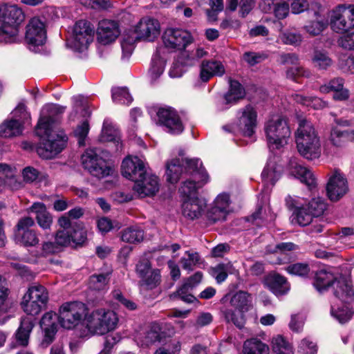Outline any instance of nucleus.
<instances>
[{
  "label": "nucleus",
  "instance_id": "1",
  "mask_svg": "<svg viewBox=\"0 0 354 354\" xmlns=\"http://www.w3.org/2000/svg\"><path fill=\"white\" fill-rule=\"evenodd\" d=\"M122 34V57H129L138 41H153L160 33V24H124Z\"/></svg>",
  "mask_w": 354,
  "mask_h": 354
},
{
  "label": "nucleus",
  "instance_id": "2",
  "mask_svg": "<svg viewBox=\"0 0 354 354\" xmlns=\"http://www.w3.org/2000/svg\"><path fill=\"white\" fill-rule=\"evenodd\" d=\"M295 142L299 153L304 158L314 160L321 156L320 138L310 122L306 120L299 121L295 132Z\"/></svg>",
  "mask_w": 354,
  "mask_h": 354
},
{
  "label": "nucleus",
  "instance_id": "3",
  "mask_svg": "<svg viewBox=\"0 0 354 354\" xmlns=\"http://www.w3.org/2000/svg\"><path fill=\"white\" fill-rule=\"evenodd\" d=\"M186 173H189L192 179L183 183L179 189L180 194L185 199L198 197V190L209 181V176L198 158L186 160Z\"/></svg>",
  "mask_w": 354,
  "mask_h": 354
},
{
  "label": "nucleus",
  "instance_id": "4",
  "mask_svg": "<svg viewBox=\"0 0 354 354\" xmlns=\"http://www.w3.org/2000/svg\"><path fill=\"white\" fill-rule=\"evenodd\" d=\"M264 131L270 150L279 149L286 145L291 133L286 120L279 115L272 116L266 122Z\"/></svg>",
  "mask_w": 354,
  "mask_h": 354
},
{
  "label": "nucleus",
  "instance_id": "5",
  "mask_svg": "<svg viewBox=\"0 0 354 354\" xmlns=\"http://www.w3.org/2000/svg\"><path fill=\"white\" fill-rule=\"evenodd\" d=\"M86 328L92 335H104L116 328L117 314L111 310L96 309L86 317Z\"/></svg>",
  "mask_w": 354,
  "mask_h": 354
},
{
  "label": "nucleus",
  "instance_id": "6",
  "mask_svg": "<svg viewBox=\"0 0 354 354\" xmlns=\"http://www.w3.org/2000/svg\"><path fill=\"white\" fill-rule=\"evenodd\" d=\"M66 46L74 51L83 52L93 41V24H72L67 28Z\"/></svg>",
  "mask_w": 354,
  "mask_h": 354
},
{
  "label": "nucleus",
  "instance_id": "7",
  "mask_svg": "<svg viewBox=\"0 0 354 354\" xmlns=\"http://www.w3.org/2000/svg\"><path fill=\"white\" fill-rule=\"evenodd\" d=\"M48 299V292L44 286L33 285L23 296L21 306L27 315H37L46 307Z\"/></svg>",
  "mask_w": 354,
  "mask_h": 354
},
{
  "label": "nucleus",
  "instance_id": "8",
  "mask_svg": "<svg viewBox=\"0 0 354 354\" xmlns=\"http://www.w3.org/2000/svg\"><path fill=\"white\" fill-rule=\"evenodd\" d=\"M230 304L235 310L224 309L223 315L227 322H232L241 328L245 324L244 313L248 311L252 306V297L246 292H237L232 297Z\"/></svg>",
  "mask_w": 354,
  "mask_h": 354
},
{
  "label": "nucleus",
  "instance_id": "9",
  "mask_svg": "<svg viewBox=\"0 0 354 354\" xmlns=\"http://www.w3.org/2000/svg\"><path fill=\"white\" fill-rule=\"evenodd\" d=\"M257 118L256 111L252 106L248 105L239 111L235 124L223 126V129L226 131L240 133L244 137L252 138L257 127Z\"/></svg>",
  "mask_w": 354,
  "mask_h": 354
},
{
  "label": "nucleus",
  "instance_id": "10",
  "mask_svg": "<svg viewBox=\"0 0 354 354\" xmlns=\"http://www.w3.org/2000/svg\"><path fill=\"white\" fill-rule=\"evenodd\" d=\"M40 142L37 147V154L44 159H52L59 154L65 147L67 137L61 132L48 130L46 135L38 136Z\"/></svg>",
  "mask_w": 354,
  "mask_h": 354
},
{
  "label": "nucleus",
  "instance_id": "11",
  "mask_svg": "<svg viewBox=\"0 0 354 354\" xmlns=\"http://www.w3.org/2000/svg\"><path fill=\"white\" fill-rule=\"evenodd\" d=\"M82 162L91 175L98 178L111 176L113 172V169L107 165L97 149H86L82 156Z\"/></svg>",
  "mask_w": 354,
  "mask_h": 354
},
{
  "label": "nucleus",
  "instance_id": "12",
  "mask_svg": "<svg viewBox=\"0 0 354 354\" xmlns=\"http://www.w3.org/2000/svg\"><path fill=\"white\" fill-rule=\"evenodd\" d=\"M85 312L86 306L82 302L64 303L59 309V323L64 328L73 329L82 322Z\"/></svg>",
  "mask_w": 354,
  "mask_h": 354
},
{
  "label": "nucleus",
  "instance_id": "13",
  "mask_svg": "<svg viewBox=\"0 0 354 354\" xmlns=\"http://www.w3.org/2000/svg\"><path fill=\"white\" fill-rule=\"evenodd\" d=\"M65 107L56 104H48L43 106L35 130L37 136L46 135L48 130L55 131V124L59 115L65 111Z\"/></svg>",
  "mask_w": 354,
  "mask_h": 354
},
{
  "label": "nucleus",
  "instance_id": "14",
  "mask_svg": "<svg viewBox=\"0 0 354 354\" xmlns=\"http://www.w3.org/2000/svg\"><path fill=\"white\" fill-rule=\"evenodd\" d=\"M232 199L230 193L221 192L214 198L207 209L206 217L211 223L225 221L232 212Z\"/></svg>",
  "mask_w": 354,
  "mask_h": 354
},
{
  "label": "nucleus",
  "instance_id": "15",
  "mask_svg": "<svg viewBox=\"0 0 354 354\" xmlns=\"http://www.w3.org/2000/svg\"><path fill=\"white\" fill-rule=\"evenodd\" d=\"M166 48L171 50H183L192 43L193 37L187 30L180 28H169L162 35Z\"/></svg>",
  "mask_w": 354,
  "mask_h": 354
},
{
  "label": "nucleus",
  "instance_id": "16",
  "mask_svg": "<svg viewBox=\"0 0 354 354\" xmlns=\"http://www.w3.org/2000/svg\"><path fill=\"white\" fill-rule=\"evenodd\" d=\"M35 225L33 218L26 216L19 219L16 226L15 236L17 241L26 247L35 246L39 243L37 234L32 227Z\"/></svg>",
  "mask_w": 354,
  "mask_h": 354
},
{
  "label": "nucleus",
  "instance_id": "17",
  "mask_svg": "<svg viewBox=\"0 0 354 354\" xmlns=\"http://www.w3.org/2000/svg\"><path fill=\"white\" fill-rule=\"evenodd\" d=\"M286 205L293 209V221L301 226L310 224L314 217L305 205L307 198L299 196H288L286 198Z\"/></svg>",
  "mask_w": 354,
  "mask_h": 354
},
{
  "label": "nucleus",
  "instance_id": "18",
  "mask_svg": "<svg viewBox=\"0 0 354 354\" xmlns=\"http://www.w3.org/2000/svg\"><path fill=\"white\" fill-rule=\"evenodd\" d=\"M147 163L143 157L128 156L122 163V174L132 181L138 180L147 173Z\"/></svg>",
  "mask_w": 354,
  "mask_h": 354
},
{
  "label": "nucleus",
  "instance_id": "19",
  "mask_svg": "<svg viewBox=\"0 0 354 354\" xmlns=\"http://www.w3.org/2000/svg\"><path fill=\"white\" fill-rule=\"evenodd\" d=\"M157 116L158 123L165 127L169 133L178 135L183 131L184 126L175 109L171 107L160 108Z\"/></svg>",
  "mask_w": 354,
  "mask_h": 354
},
{
  "label": "nucleus",
  "instance_id": "20",
  "mask_svg": "<svg viewBox=\"0 0 354 354\" xmlns=\"http://www.w3.org/2000/svg\"><path fill=\"white\" fill-rule=\"evenodd\" d=\"M157 116L158 123L165 127L169 133L178 135L183 131L184 126L175 109L171 107L160 108Z\"/></svg>",
  "mask_w": 354,
  "mask_h": 354
},
{
  "label": "nucleus",
  "instance_id": "21",
  "mask_svg": "<svg viewBox=\"0 0 354 354\" xmlns=\"http://www.w3.org/2000/svg\"><path fill=\"white\" fill-rule=\"evenodd\" d=\"M157 116L158 123L165 127L169 133L178 135L183 131L184 126L175 109L171 107L160 108Z\"/></svg>",
  "mask_w": 354,
  "mask_h": 354
},
{
  "label": "nucleus",
  "instance_id": "22",
  "mask_svg": "<svg viewBox=\"0 0 354 354\" xmlns=\"http://www.w3.org/2000/svg\"><path fill=\"white\" fill-rule=\"evenodd\" d=\"M348 191V182L344 175L339 171L333 172L326 185V194L329 200L338 201Z\"/></svg>",
  "mask_w": 354,
  "mask_h": 354
},
{
  "label": "nucleus",
  "instance_id": "23",
  "mask_svg": "<svg viewBox=\"0 0 354 354\" xmlns=\"http://www.w3.org/2000/svg\"><path fill=\"white\" fill-rule=\"evenodd\" d=\"M25 29V40L28 48L36 52L37 48L43 46L46 41L45 24H27Z\"/></svg>",
  "mask_w": 354,
  "mask_h": 354
},
{
  "label": "nucleus",
  "instance_id": "24",
  "mask_svg": "<svg viewBox=\"0 0 354 354\" xmlns=\"http://www.w3.org/2000/svg\"><path fill=\"white\" fill-rule=\"evenodd\" d=\"M290 174L305 184L313 192L316 189L317 180L313 171L308 167L299 164L296 158H292L288 163Z\"/></svg>",
  "mask_w": 354,
  "mask_h": 354
},
{
  "label": "nucleus",
  "instance_id": "25",
  "mask_svg": "<svg viewBox=\"0 0 354 354\" xmlns=\"http://www.w3.org/2000/svg\"><path fill=\"white\" fill-rule=\"evenodd\" d=\"M134 183L133 189L140 198L155 195L158 192L160 187L158 176L147 173Z\"/></svg>",
  "mask_w": 354,
  "mask_h": 354
},
{
  "label": "nucleus",
  "instance_id": "26",
  "mask_svg": "<svg viewBox=\"0 0 354 354\" xmlns=\"http://www.w3.org/2000/svg\"><path fill=\"white\" fill-rule=\"evenodd\" d=\"M278 160L277 157L270 158L261 174L264 184L263 192L267 195L271 187L281 176L282 167L278 163Z\"/></svg>",
  "mask_w": 354,
  "mask_h": 354
},
{
  "label": "nucleus",
  "instance_id": "27",
  "mask_svg": "<svg viewBox=\"0 0 354 354\" xmlns=\"http://www.w3.org/2000/svg\"><path fill=\"white\" fill-rule=\"evenodd\" d=\"M59 322V315L50 311L45 313L40 321V326L44 331V336L41 342L43 346H48L53 340L57 329V322Z\"/></svg>",
  "mask_w": 354,
  "mask_h": 354
},
{
  "label": "nucleus",
  "instance_id": "28",
  "mask_svg": "<svg viewBox=\"0 0 354 354\" xmlns=\"http://www.w3.org/2000/svg\"><path fill=\"white\" fill-rule=\"evenodd\" d=\"M123 28L120 26V24H98L96 30L98 42L103 45L112 43L119 35L122 36Z\"/></svg>",
  "mask_w": 354,
  "mask_h": 354
},
{
  "label": "nucleus",
  "instance_id": "29",
  "mask_svg": "<svg viewBox=\"0 0 354 354\" xmlns=\"http://www.w3.org/2000/svg\"><path fill=\"white\" fill-rule=\"evenodd\" d=\"M331 29L340 35L338 44L346 50H354V24H330Z\"/></svg>",
  "mask_w": 354,
  "mask_h": 354
},
{
  "label": "nucleus",
  "instance_id": "30",
  "mask_svg": "<svg viewBox=\"0 0 354 354\" xmlns=\"http://www.w3.org/2000/svg\"><path fill=\"white\" fill-rule=\"evenodd\" d=\"M225 73L223 64L218 60H204L200 66V80L208 82L214 76H222Z\"/></svg>",
  "mask_w": 354,
  "mask_h": 354
},
{
  "label": "nucleus",
  "instance_id": "31",
  "mask_svg": "<svg viewBox=\"0 0 354 354\" xmlns=\"http://www.w3.org/2000/svg\"><path fill=\"white\" fill-rule=\"evenodd\" d=\"M334 295L342 302H348L354 299V290L351 282L344 277H335L333 283Z\"/></svg>",
  "mask_w": 354,
  "mask_h": 354
},
{
  "label": "nucleus",
  "instance_id": "32",
  "mask_svg": "<svg viewBox=\"0 0 354 354\" xmlns=\"http://www.w3.org/2000/svg\"><path fill=\"white\" fill-rule=\"evenodd\" d=\"M344 80L340 77H336L330 80L328 83L322 85L319 91L322 93L333 92V99L338 101H344L349 97V91L344 88Z\"/></svg>",
  "mask_w": 354,
  "mask_h": 354
},
{
  "label": "nucleus",
  "instance_id": "33",
  "mask_svg": "<svg viewBox=\"0 0 354 354\" xmlns=\"http://www.w3.org/2000/svg\"><path fill=\"white\" fill-rule=\"evenodd\" d=\"M24 20L25 14L19 6L9 3H0V21L1 22H24Z\"/></svg>",
  "mask_w": 354,
  "mask_h": 354
},
{
  "label": "nucleus",
  "instance_id": "34",
  "mask_svg": "<svg viewBox=\"0 0 354 354\" xmlns=\"http://www.w3.org/2000/svg\"><path fill=\"white\" fill-rule=\"evenodd\" d=\"M205 207V203L199 198L185 199L182 205V212L185 217L194 220L202 215Z\"/></svg>",
  "mask_w": 354,
  "mask_h": 354
},
{
  "label": "nucleus",
  "instance_id": "35",
  "mask_svg": "<svg viewBox=\"0 0 354 354\" xmlns=\"http://www.w3.org/2000/svg\"><path fill=\"white\" fill-rule=\"evenodd\" d=\"M264 284L276 296L283 295L290 290V285L286 278L277 274L268 275Z\"/></svg>",
  "mask_w": 354,
  "mask_h": 354
},
{
  "label": "nucleus",
  "instance_id": "36",
  "mask_svg": "<svg viewBox=\"0 0 354 354\" xmlns=\"http://www.w3.org/2000/svg\"><path fill=\"white\" fill-rule=\"evenodd\" d=\"M100 140L101 142H113L115 145L116 151L122 149L120 133L112 122L108 120L104 121Z\"/></svg>",
  "mask_w": 354,
  "mask_h": 354
},
{
  "label": "nucleus",
  "instance_id": "37",
  "mask_svg": "<svg viewBox=\"0 0 354 354\" xmlns=\"http://www.w3.org/2000/svg\"><path fill=\"white\" fill-rule=\"evenodd\" d=\"M203 278V274L201 272H196L194 274L189 277L184 284L178 290L177 294L180 298L187 302L193 303L196 300V297L192 295H186V293L197 285H198Z\"/></svg>",
  "mask_w": 354,
  "mask_h": 354
},
{
  "label": "nucleus",
  "instance_id": "38",
  "mask_svg": "<svg viewBox=\"0 0 354 354\" xmlns=\"http://www.w3.org/2000/svg\"><path fill=\"white\" fill-rule=\"evenodd\" d=\"M30 211L36 214V220L39 226L43 230H48L53 224V216L47 211L46 205L42 203H34Z\"/></svg>",
  "mask_w": 354,
  "mask_h": 354
},
{
  "label": "nucleus",
  "instance_id": "39",
  "mask_svg": "<svg viewBox=\"0 0 354 354\" xmlns=\"http://www.w3.org/2000/svg\"><path fill=\"white\" fill-rule=\"evenodd\" d=\"M180 160L179 158L173 159L169 161L166 165V180L171 184H176L180 179V177L184 172L183 163L186 164V160ZM187 167L185 169L186 172Z\"/></svg>",
  "mask_w": 354,
  "mask_h": 354
},
{
  "label": "nucleus",
  "instance_id": "40",
  "mask_svg": "<svg viewBox=\"0 0 354 354\" xmlns=\"http://www.w3.org/2000/svg\"><path fill=\"white\" fill-rule=\"evenodd\" d=\"M135 339L138 345L149 346L160 340V328L158 324H153L149 328L137 334Z\"/></svg>",
  "mask_w": 354,
  "mask_h": 354
},
{
  "label": "nucleus",
  "instance_id": "41",
  "mask_svg": "<svg viewBox=\"0 0 354 354\" xmlns=\"http://www.w3.org/2000/svg\"><path fill=\"white\" fill-rule=\"evenodd\" d=\"M21 24H0V43H12L19 41Z\"/></svg>",
  "mask_w": 354,
  "mask_h": 354
},
{
  "label": "nucleus",
  "instance_id": "42",
  "mask_svg": "<svg viewBox=\"0 0 354 354\" xmlns=\"http://www.w3.org/2000/svg\"><path fill=\"white\" fill-rule=\"evenodd\" d=\"M34 327L33 320L30 317H24L21 319L20 326L15 333V339L20 346H27L30 333Z\"/></svg>",
  "mask_w": 354,
  "mask_h": 354
},
{
  "label": "nucleus",
  "instance_id": "43",
  "mask_svg": "<svg viewBox=\"0 0 354 354\" xmlns=\"http://www.w3.org/2000/svg\"><path fill=\"white\" fill-rule=\"evenodd\" d=\"M245 95V89L242 85L236 80H230V88L227 93L224 95L223 103L226 105L234 104L239 100L243 98Z\"/></svg>",
  "mask_w": 354,
  "mask_h": 354
},
{
  "label": "nucleus",
  "instance_id": "44",
  "mask_svg": "<svg viewBox=\"0 0 354 354\" xmlns=\"http://www.w3.org/2000/svg\"><path fill=\"white\" fill-rule=\"evenodd\" d=\"M334 274L329 271L322 270L316 273L313 286L319 292H323L329 287H333L335 281Z\"/></svg>",
  "mask_w": 354,
  "mask_h": 354
},
{
  "label": "nucleus",
  "instance_id": "45",
  "mask_svg": "<svg viewBox=\"0 0 354 354\" xmlns=\"http://www.w3.org/2000/svg\"><path fill=\"white\" fill-rule=\"evenodd\" d=\"M239 0H209V7L216 10L223 11L227 18H230L238 8Z\"/></svg>",
  "mask_w": 354,
  "mask_h": 354
},
{
  "label": "nucleus",
  "instance_id": "46",
  "mask_svg": "<svg viewBox=\"0 0 354 354\" xmlns=\"http://www.w3.org/2000/svg\"><path fill=\"white\" fill-rule=\"evenodd\" d=\"M243 354H270L269 346L257 338L247 339L243 344Z\"/></svg>",
  "mask_w": 354,
  "mask_h": 354
},
{
  "label": "nucleus",
  "instance_id": "47",
  "mask_svg": "<svg viewBox=\"0 0 354 354\" xmlns=\"http://www.w3.org/2000/svg\"><path fill=\"white\" fill-rule=\"evenodd\" d=\"M23 126L20 122L15 120H8L0 125V136L11 138L21 134Z\"/></svg>",
  "mask_w": 354,
  "mask_h": 354
},
{
  "label": "nucleus",
  "instance_id": "48",
  "mask_svg": "<svg viewBox=\"0 0 354 354\" xmlns=\"http://www.w3.org/2000/svg\"><path fill=\"white\" fill-rule=\"evenodd\" d=\"M77 232L75 234H72L71 232L66 231V230H59L55 236V241L59 246H66L71 241L75 243H81L84 242L86 240V236L84 232H80L81 238L77 239Z\"/></svg>",
  "mask_w": 354,
  "mask_h": 354
},
{
  "label": "nucleus",
  "instance_id": "49",
  "mask_svg": "<svg viewBox=\"0 0 354 354\" xmlns=\"http://www.w3.org/2000/svg\"><path fill=\"white\" fill-rule=\"evenodd\" d=\"M329 140L336 147H342L346 141L353 142L351 130H341L337 127L331 129Z\"/></svg>",
  "mask_w": 354,
  "mask_h": 354
},
{
  "label": "nucleus",
  "instance_id": "50",
  "mask_svg": "<svg viewBox=\"0 0 354 354\" xmlns=\"http://www.w3.org/2000/svg\"><path fill=\"white\" fill-rule=\"evenodd\" d=\"M296 102L304 106H310L314 109H322L328 106V103L317 97H307L300 94L293 95Z\"/></svg>",
  "mask_w": 354,
  "mask_h": 354
},
{
  "label": "nucleus",
  "instance_id": "51",
  "mask_svg": "<svg viewBox=\"0 0 354 354\" xmlns=\"http://www.w3.org/2000/svg\"><path fill=\"white\" fill-rule=\"evenodd\" d=\"M122 240L130 243L141 242L144 239L143 230L138 226L126 228L122 232Z\"/></svg>",
  "mask_w": 354,
  "mask_h": 354
},
{
  "label": "nucleus",
  "instance_id": "52",
  "mask_svg": "<svg viewBox=\"0 0 354 354\" xmlns=\"http://www.w3.org/2000/svg\"><path fill=\"white\" fill-rule=\"evenodd\" d=\"M180 263L184 270L190 272L192 271L196 266L202 263V259L198 252L187 251L180 259Z\"/></svg>",
  "mask_w": 354,
  "mask_h": 354
},
{
  "label": "nucleus",
  "instance_id": "53",
  "mask_svg": "<svg viewBox=\"0 0 354 354\" xmlns=\"http://www.w3.org/2000/svg\"><path fill=\"white\" fill-rule=\"evenodd\" d=\"M160 50L156 52L152 57L151 66L149 68V74L152 81L156 80L163 73L165 65L164 57H160Z\"/></svg>",
  "mask_w": 354,
  "mask_h": 354
},
{
  "label": "nucleus",
  "instance_id": "54",
  "mask_svg": "<svg viewBox=\"0 0 354 354\" xmlns=\"http://www.w3.org/2000/svg\"><path fill=\"white\" fill-rule=\"evenodd\" d=\"M271 345L274 354H294L292 346L281 335L274 337Z\"/></svg>",
  "mask_w": 354,
  "mask_h": 354
},
{
  "label": "nucleus",
  "instance_id": "55",
  "mask_svg": "<svg viewBox=\"0 0 354 354\" xmlns=\"http://www.w3.org/2000/svg\"><path fill=\"white\" fill-rule=\"evenodd\" d=\"M233 266L230 263H218L211 268L210 274L216 279V282L221 283L227 277L228 273L232 272Z\"/></svg>",
  "mask_w": 354,
  "mask_h": 354
},
{
  "label": "nucleus",
  "instance_id": "56",
  "mask_svg": "<svg viewBox=\"0 0 354 354\" xmlns=\"http://www.w3.org/2000/svg\"><path fill=\"white\" fill-rule=\"evenodd\" d=\"M305 205L314 217L322 216L327 208V203L320 197L313 198L310 201L307 199Z\"/></svg>",
  "mask_w": 354,
  "mask_h": 354
},
{
  "label": "nucleus",
  "instance_id": "57",
  "mask_svg": "<svg viewBox=\"0 0 354 354\" xmlns=\"http://www.w3.org/2000/svg\"><path fill=\"white\" fill-rule=\"evenodd\" d=\"M2 171L1 176L5 180L4 186H7L11 189H17L21 187V183L18 182L13 171L7 165L0 164V172Z\"/></svg>",
  "mask_w": 354,
  "mask_h": 354
},
{
  "label": "nucleus",
  "instance_id": "58",
  "mask_svg": "<svg viewBox=\"0 0 354 354\" xmlns=\"http://www.w3.org/2000/svg\"><path fill=\"white\" fill-rule=\"evenodd\" d=\"M62 10L54 7L45 8L42 11V19L34 17L30 22H48L59 20V15Z\"/></svg>",
  "mask_w": 354,
  "mask_h": 354
},
{
  "label": "nucleus",
  "instance_id": "59",
  "mask_svg": "<svg viewBox=\"0 0 354 354\" xmlns=\"http://www.w3.org/2000/svg\"><path fill=\"white\" fill-rule=\"evenodd\" d=\"M160 281V271L158 269H153L141 278L140 284L141 286H145L149 289H153L158 286Z\"/></svg>",
  "mask_w": 354,
  "mask_h": 354
},
{
  "label": "nucleus",
  "instance_id": "60",
  "mask_svg": "<svg viewBox=\"0 0 354 354\" xmlns=\"http://www.w3.org/2000/svg\"><path fill=\"white\" fill-rule=\"evenodd\" d=\"M112 100L115 103L127 104L131 103L133 98L125 87L112 89Z\"/></svg>",
  "mask_w": 354,
  "mask_h": 354
},
{
  "label": "nucleus",
  "instance_id": "61",
  "mask_svg": "<svg viewBox=\"0 0 354 354\" xmlns=\"http://www.w3.org/2000/svg\"><path fill=\"white\" fill-rule=\"evenodd\" d=\"M315 67L319 69L326 70L330 67L333 61L328 54L321 50H316L312 59Z\"/></svg>",
  "mask_w": 354,
  "mask_h": 354
},
{
  "label": "nucleus",
  "instance_id": "62",
  "mask_svg": "<svg viewBox=\"0 0 354 354\" xmlns=\"http://www.w3.org/2000/svg\"><path fill=\"white\" fill-rule=\"evenodd\" d=\"M353 313V311L346 305L341 308H336L335 305H331V315L341 324L348 322L351 318Z\"/></svg>",
  "mask_w": 354,
  "mask_h": 354
},
{
  "label": "nucleus",
  "instance_id": "63",
  "mask_svg": "<svg viewBox=\"0 0 354 354\" xmlns=\"http://www.w3.org/2000/svg\"><path fill=\"white\" fill-rule=\"evenodd\" d=\"M10 290L6 280L0 275V313H6L9 308L8 302Z\"/></svg>",
  "mask_w": 354,
  "mask_h": 354
},
{
  "label": "nucleus",
  "instance_id": "64",
  "mask_svg": "<svg viewBox=\"0 0 354 354\" xmlns=\"http://www.w3.org/2000/svg\"><path fill=\"white\" fill-rule=\"evenodd\" d=\"M107 283V274H100L92 275L90 277L88 286L94 290H100L105 288Z\"/></svg>",
  "mask_w": 354,
  "mask_h": 354
}]
</instances>
